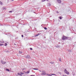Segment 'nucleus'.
Returning a JSON list of instances; mask_svg holds the SVG:
<instances>
[{"label":"nucleus","mask_w":76,"mask_h":76,"mask_svg":"<svg viewBox=\"0 0 76 76\" xmlns=\"http://www.w3.org/2000/svg\"><path fill=\"white\" fill-rule=\"evenodd\" d=\"M44 38H46V37H45V36L44 37Z\"/></svg>","instance_id":"4c0bfd02"},{"label":"nucleus","mask_w":76,"mask_h":76,"mask_svg":"<svg viewBox=\"0 0 76 76\" xmlns=\"http://www.w3.org/2000/svg\"><path fill=\"white\" fill-rule=\"evenodd\" d=\"M59 60L60 61H61V59L60 58H59Z\"/></svg>","instance_id":"2eb2a0df"},{"label":"nucleus","mask_w":76,"mask_h":76,"mask_svg":"<svg viewBox=\"0 0 76 76\" xmlns=\"http://www.w3.org/2000/svg\"><path fill=\"white\" fill-rule=\"evenodd\" d=\"M41 34V33H38L37 34L34 35V37H37L38 35H39Z\"/></svg>","instance_id":"0eeeda50"},{"label":"nucleus","mask_w":76,"mask_h":76,"mask_svg":"<svg viewBox=\"0 0 76 76\" xmlns=\"http://www.w3.org/2000/svg\"><path fill=\"white\" fill-rule=\"evenodd\" d=\"M23 72H24V73H25L26 71H23Z\"/></svg>","instance_id":"e433bc0d"},{"label":"nucleus","mask_w":76,"mask_h":76,"mask_svg":"<svg viewBox=\"0 0 76 76\" xmlns=\"http://www.w3.org/2000/svg\"><path fill=\"white\" fill-rule=\"evenodd\" d=\"M68 51L69 52V53H71V52H72V50H68Z\"/></svg>","instance_id":"9b49d317"},{"label":"nucleus","mask_w":76,"mask_h":76,"mask_svg":"<svg viewBox=\"0 0 76 76\" xmlns=\"http://www.w3.org/2000/svg\"><path fill=\"white\" fill-rule=\"evenodd\" d=\"M1 63L3 64H6V61L4 62L3 61H1Z\"/></svg>","instance_id":"39448f33"},{"label":"nucleus","mask_w":76,"mask_h":76,"mask_svg":"<svg viewBox=\"0 0 76 76\" xmlns=\"http://www.w3.org/2000/svg\"><path fill=\"white\" fill-rule=\"evenodd\" d=\"M6 9V8H4V9Z\"/></svg>","instance_id":"f704fd0d"},{"label":"nucleus","mask_w":76,"mask_h":76,"mask_svg":"<svg viewBox=\"0 0 76 76\" xmlns=\"http://www.w3.org/2000/svg\"><path fill=\"white\" fill-rule=\"evenodd\" d=\"M50 63H51V64H54V62H51Z\"/></svg>","instance_id":"b1692460"},{"label":"nucleus","mask_w":76,"mask_h":76,"mask_svg":"<svg viewBox=\"0 0 76 76\" xmlns=\"http://www.w3.org/2000/svg\"><path fill=\"white\" fill-rule=\"evenodd\" d=\"M40 72H41V71H39Z\"/></svg>","instance_id":"ea45409f"},{"label":"nucleus","mask_w":76,"mask_h":76,"mask_svg":"<svg viewBox=\"0 0 76 76\" xmlns=\"http://www.w3.org/2000/svg\"><path fill=\"white\" fill-rule=\"evenodd\" d=\"M19 54H22V51L19 50Z\"/></svg>","instance_id":"f8f14e48"},{"label":"nucleus","mask_w":76,"mask_h":76,"mask_svg":"<svg viewBox=\"0 0 76 76\" xmlns=\"http://www.w3.org/2000/svg\"><path fill=\"white\" fill-rule=\"evenodd\" d=\"M66 40H70V39H71V38H70L69 37H66Z\"/></svg>","instance_id":"6e6552de"},{"label":"nucleus","mask_w":76,"mask_h":76,"mask_svg":"<svg viewBox=\"0 0 76 76\" xmlns=\"http://www.w3.org/2000/svg\"><path fill=\"white\" fill-rule=\"evenodd\" d=\"M46 0V1H48V0H42V1H45Z\"/></svg>","instance_id":"4be33fe9"},{"label":"nucleus","mask_w":76,"mask_h":76,"mask_svg":"<svg viewBox=\"0 0 76 76\" xmlns=\"http://www.w3.org/2000/svg\"><path fill=\"white\" fill-rule=\"evenodd\" d=\"M25 68H23L22 70H25Z\"/></svg>","instance_id":"473e14b6"},{"label":"nucleus","mask_w":76,"mask_h":76,"mask_svg":"<svg viewBox=\"0 0 76 76\" xmlns=\"http://www.w3.org/2000/svg\"><path fill=\"white\" fill-rule=\"evenodd\" d=\"M17 75H19L20 76H22V75H21V74L20 73L18 72L17 73Z\"/></svg>","instance_id":"9d476101"},{"label":"nucleus","mask_w":76,"mask_h":76,"mask_svg":"<svg viewBox=\"0 0 76 76\" xmlns=\"http://www.w3.org/2000/svg\"><path fill=\"white\" fill-rule=\"evenodd\" d=\"M54 75H55V76H56V75L55 74H54Z\"/></svg>","instance_id":"c9c22d12"},{"label":"nucleus","mask_w":76,"mask_h":76,"mask_svg":"<svg viewBox=\"0 0 76 76\" xmlns=\"http://www.w3.org/2000/svg\"><path fill=\"white\" fill-rule=\"evenodd\" d=\"M47 75H48V76H50V75H50L49 74H46Z\"/></svg>","instance_id":"aec40b11"},{"label":"nucleus","mask_w":76,"mask_h":76,"mask_svg":"<svg viewBox=\"0 0 76 76\" xmlns=\"http://www.w3.org/2000/svg\"><path fill=\"white\" fill-rule=\"evenodd\" d=\"M29 57H30L29 55H27L26 56V58H29Z\"/></svg>","instance_id":"20e7f679"},{"label":"nucleus","mask_w":76,"mask_h":76,"mask_svg":"<svg viewBox=\"0 0 76 76\" xmlns=\"http://www.w3.org/2000/svg\"><path fill=\"white\" fill-rule=\"evenodd\" d=\"M12 0V1H13V0Z\"/></svg>","instance_id":"c03bdc74"},{"label":"nucleus","mask_w":76,"mask_h":76,"mask_svg":"<svg viewBox=\"0 0 76 76\" xmlns=\"http://www.w3.org/2000/svg\"><path fill=\"white\" fill-rule=\"evenodd\" d=\"M59 18L60 19H62V17L61 16H60L59 17Z\"/></svg>","instance_id":"412c9836"},{"label":"nucleus","mask_w":76,"mask_h":76,"mask_svg":"<svg viewBox=\"0 0 76 76\" xmlns=\"http://www.w3.org/2000/svg\"><path fill=\"white\" fill-rule=\"evenodd\" d=\"M9 13H12V11H9Z\"/></svg>","instance_id":"a878e982"},{"label":"nucleus","mask_w":76,"mask_h":76,"mask_svg":"<svg viewBox=\"0 0 76 76\" xmlns=\"http://www.w3.org/2000/svg\"><path fill=\"white\" fill-rule=\"evenodd\" d=\"M64 72L66 73L67 75H69V72L67 71L66 69H65V70H64Z\"/></svg>","instance_id":"7ed1b4c3"},{"label":"nucleus","mask_w":76,"mask_h":76,"mask_svg":"<svg viewBox=\"0 0 76 76\" xmlns=\"http://www.w3.org/2000/svg\"><path fill=\"white\" fill-rule=\"evenodd\" d=\"M21 37H22V38H23V35H21Z\"/></svg>","instance_id":"c85d7f7f"},{"label":"nucleus","mask_w":76,"mask_h":76,"mask_svg":"<svg viewBox=\"0 0 76 76\" xmlns=\"http://www.w3.org/2000/svg\"><path fill=\"white\" fill-rule=\"evenodd\" d=\"M48 6H51V4H48Z\"/></svg>","instance_id":"bb28decb"},{"label":"nucleus","mask_w":76,"mask_h":76,"mask_svg":"<svg viewBox=\"0 0 76 76\" xmlns=\"http://www.w3.org/2000/svg\"><path fill=\"white\" fill-rule=\"evenodd\" d=\"M30 73V71H28L26 72L25 73L26 74H28V73Z\"/></svg>","instance_id":"1a4fd4ad"},{"label":"nucleus","mask_w":76,"mask_h":76,"mask_svg":"<svg viewBox=\"0 0 76 76\" xmlns=\"http://www.w3.org/2000/svg\"><path fill=\"white\" fill-rule=\"evenodd\" d=\"M33 69V70H38V68H34V69Z\"/></svg>","instance_id":"f3484780"},{"label":"nucleus","mask_w":76,"mask_h":76,"mask_svg":"<svg viewBox=\"0 0 76 76\" xmlns=\"http://www.w3.org/2000/svg\"><path fill=\"white\" fill-rule=\"evenodd\" d=\"M42 25H43V24L42 25H41V26H42Z\"/></svg>","instance_id":"37998d69"},{"label":"nucleus","mask_w":76,"mask_h":76,"mask_svg":"<svg viewBox=\"0 0 76 76\" xmlns=\"http://www.w3.org/2000/svg\"><path fill=\"white\" fill-rule=\"evenodd\" d=\"M20 73H21V75H23L24 74V73H23L22 72H20Z\"/></svg>","instance_id":"393cba45"},{"label":"nucleus","mask_w":76,"mask_h":76,"mask_svg":"<svg viewBox=\"0 0 76 76\" xmlns=\"http://www.w3.org/2000/svg\"><path fill=\"white\" fill-rule=\"evenodd\" d=\"M64 76V75H62V76Z\"/></svg>","instance_id":"a19ab883"},{"label":"nucleus","mask_w":76,"mask_h":76,"mask_svg":"<svg viewBox=\"0 0 76 76\" xmlns=\"http://www.w3.org/2000/svg\"><path fill=\"white\" fill-rule=\"evenodd\" d=\"M64 76H67V75H64Z\"/></svg>","instance_id":"79ce46f5"},{"label":"nucleus","mask_w":76,"mask_h":76,"mask_svg":"<svg viewBox=\"0 0 76 76\" xmlns=\"http://www.w3.org/2000/svg\"><path fill=\"white\" fill-rule=\"evenodd\" d=\"M16 32H18V31H17Z\"/></svg>","instance_id":"58836bf2"},{"label":"nucleus","mask_w":76,"mask_h":76,"mask_svg":"<svg viewBox=\"0 0 76 76\" xmlns=\"http://www.w3.org/2000/svg\"><path fill=\"white\" fill-rule=\"evenodd\" d=\"M66 38H67V37L64 36H63V37H62V39H63V40H65V39H66Z\"/></svg>","instance_id":"f03ea898"},{"label":"nucleus","mask_w":76,"mask_h":76,"mask_svg":"<svg viewBox=\"0 0 76 76\" xmlns=\"http://www.w3.org/2000/svg\"><path fill=\"white\" fill-rule=\"evenodd\" d=\"M30 76H35V75H31Z\"/></svg>","instance_id":"7c9ffc66"},{"label":"nucleus","mask_w":76,"mask_h":76,"mask_svg":"<svg viewBox=\"0 0 76 76\" xmlns=\"http://www.w3.org/2000/svg\"><path fill=\"white\" fill-rule=\"evenodd\" d=\"M57 1L58 3H61V0H57Z\"/></svg>","instance_id":"423d86ee"},{"label":"nucleus","mask_w":76,"mask_h":76,"mask_svg":"<svg viewBox=\"0 0 76 76\" xmlns=\"http://www.w3.org/2000/svg\"><path fill=\"white\" fill-rule=\"evenodd\" d=\"M51 75H54V74H51Z\"/></svg>","instance_id":"2f4dec72"},{"label":"nucleus","mask_w":76,"mask_h":76,"mask_svg":"<svg viewBox=\"0 0 76 76\" xmlns=\"http://www.w3.org/2000/svg\"><path fill=\"white\" fill-rule=\"evenodd\" d=\"M0 4L2 5L3 4V2H1V1H0Z\"/></svg>","instance_id":"dca6fc26"},{"label":"nucleus","mask_w":76,"mask_h":76,"mask_svg":"<svg viewBox=\"0 0 76 76\" xmlns=\"http://www.w3.org/2000/svg\"><path fill=\"white\" fill-rule=\"evenodd\" d=\"M60 45H57L56 46V48H60Z\"/></svg>","instance_id":"ddd939ff"},{"label":"nucleus","mask_w":76,"mask_h":76,"mask_svg":"<svg viewBox=\"0 0 76 76\" xmlns=\"http://www.w3.org/2000/svg\"><path fill=\"white\" fill-rule=\"evenodd\" d=\"M6 70L7 71H8V72H10V70H9V69H6Z\"/></svg>","instance_id":"4468645a"},{"label":"nucleus","mask_w":76,"mask_h":76,"mask_svg":"<svg viewBox=\"0 0 76 76\" xmlns=\"http://www.w3.org/2000/svg\"><path fill=\"white\" fill-rule=\"evenodd\" d=\"M34 37V36H33V37Z\"/></svg>","instance_id":"a18cd8bd"},{"label":"nucleus","mask_w":76,"mask_h":76,"mask_svg":"<svg viewBox=\"0 0 76 76\" xmlns=\"http://www.w3.org/2000/svg\"><path fill=\"white\" fill-rule=\"evenodd\" d=\"M7 43H5V46H7Z\"/></svg>","instance_id":"5701e85b"},{"label":"nucleus","mask_w":76,"mask_h":76,"mask_svg":"<svg viewBox=\"0 0 76 76\" xmlns=\"http://www.w3.org/2000/svg\"><path fill=\"white\" fill-rule=\"evenodd\" d=\"M30 50H32V48H30Z\"/></svg>","instance_id":"cd10ccee"},{"label":"nucleus","mask_w":76,"mask_h":76,"mask_svg":"<svg viewBox=\"0 0 76 76\" xmlns=\"http://www.w3.org/2000/svg\"><path fill=\"white\" fill-rule=\"evenodd\" d=\"M58 73H59V74L61 75V73L60 72H59Z\"/></svg>","instance_id":"72a5a7b5"},{"label":"nucleus","mask_w":76,"mask_h":76,"mask_svg":"<svg viewBox=\"0 0 76 76\" xmlns=\"http://www.w3.org/2000/svg\"><path fill=\"white\" fill-rule=\"evenodd\" d=\"M56 13H59V12H58V11H57V12H56Z\"/></svg>","instance_id":"c756f323"},{"label":"nucleus","mask_w":76,"mask_h":76,"mask_svg":"<svg viewBox=\"0 0 76 76\" xmlns=\"http://www.w3.org/2000/svg\"><path fill=\"white\" fill-rule=\"evenodd\" d=\"M42 73L41 74V75L42 76H45V75H46L47 73H45V71H42Z\"/></svg>","instance_id":"f257e3e1"},{"label":"nucleus","mask_w":76,"mask_h":76,"mask_svg":"<svg viewBox=\"0 0 76 76\" xmlns=\"http://www.w3.org/2000/svg\"><path fill=\"white\" fill-rule=\"evenodd\" d=\"M0 46H1L2 45H4V44H0Z\"/></svg>","instance_id":"6ab92c4d"},{"label":"nucleus","mask_w":76,"mask_h":76,"mask_svg":"<svg viewBox=\"0 0 76 76\" xmlns=\"http://www.w3.org/2000/svg\"><path fill=\"white\" fill-rule=\"evenodd\" d=\"M44 29H45V30H47V28H46V27H44Z\"/></svg>","instance_id":"a211bd4d"}]
</instances>
